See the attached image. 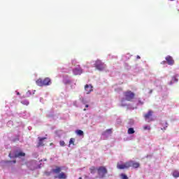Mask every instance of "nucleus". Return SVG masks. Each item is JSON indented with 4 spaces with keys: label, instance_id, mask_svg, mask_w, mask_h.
Instances as JSON below:
<instances>
[{
    "label": "nucleus",
    "instance_id": "obj_13",
    "mask_svg": "<svg viewBox=\"0 0 179 179\" xmlns=\"http://www.w3.org/2000/svg\"><path fill=\"white\" fill-rule=\"evenodd\" d=\"M73 73H74V75H82V72H83V71H82V69H78V68H76V69H74L73 70Z\"/></svg>",
    "mask_w": 179,
    "mask_h": 179
},
{
    "label": "nucleus",
    "instance_id": "obj_7",
    "mask_svg": "<svg viewBox=\"0 0 179 179\" xmlns=\"http://www.w3.org/2000/svg\"><path fill=\"white\" fill-rule=\"evenodd\" d=\"M85 90L87 94H90L92 92H93V86L92 85H85Z\"/></svg>",
    "mask_w": 179,
    "mask_h": 179
},
{
    "label": "nucleus",
    "instance_id": "obj_32",
    "mask_svg": "<svg viewBox=\"0 0 179 179\" xmlns=\"http://www.w3.org/2000/svg\"><path fill=\"white\" fill-rule=\"evenodd\" d=\"M8 156H9V157H12V156H11V154H10V153L9 154V155H8Z\"/></svg>",
    "mask_w": 179,
    "mask_h": 179
},
{
    "label": "nucleus",
    "instance_id": "obj_15",
    "mask_svg": "<svg viewBox=\"0 0 179 179\" xmlns=\"http://www.w3.org/2000/svg\"><path fill=\"white\" fill-rule=\"evenodd\" d=\"M36 85H37L38 86H41V87L44 86L43 80L41 79V78L38 79V80L36 81Z\"/></svg>",
    "mask_w": 179,
    "mask_h": 179
},
{
    "label": "nucleus",
    "instance_id": "obj_27",
    "mask_svg": "<svg viewBox=\"0 0 179 179\" xmlns=\"http://www.w3.org/2000/svg\"><path fill=\"white\" fill-rule=\"evenodd\" d=\"M138 104H141V106L143 104V101L141 100V98L138 99Z\"/></svg>",
    "mask_w": 179,
    "mask_h": 179
},
{
    "label": "nucleus",
    "instance_id": "obj_24",
    "mask_svg": "<svg viewBox=\"0 0 179 179\" xmlns=\"http://www.w3.org/2000/svg\"><path fill=\"white\" fill-rule=\"evenodd\" d=\"M60 146H65V141H61L59 142Z\"/></svg>",
    "mask_w": 179,
    "mask_h": 179
},
{
    "label": "nucleus",
    "instance_id": "obj_19",
    "mask_svg": "<svg viewBox=\"0 0 179 179\" xmlns=\"http://www.w3.org/2000/svg\"><path fill=\"white\" fill-rule=\"evenodd\" d=\"M76 134H77V135H78L79 136H83L84 135L83 131L82 130H77L76 131Z\"/></svg>",
    "mask_w": 179,
    "mask_h": 179
},
{
    "label": "nucleus",
    "instance_id": "obj_9",
    "mask_svg": "<svg viewBox=\"0 0 179 179\" xmlns=\"http://www.w3.org/2000/svg\"><path fill=\"white\" fill-rule=\"evenodd\" d=\"M166 61L168 64V65H174V59L171 56H167L166 57Z\"/></svg>",
    "mask_w": 179,
    "mask_h": 179
},
{
    "label": "nucleus",
    "instance_id": "obj_3",
    "mask_svg": "<svg viewBox=\"0 0 179 179\" xmlns=\"http://www.w3.org/2000/svg\"><path fill=\"white\" fill-rule=\"evenodd\" d=\"M144 118L148 122L155 121V119L153 118V111L150 110H148V112L144 115Z\"/></svg>",
    "mask_w": 179,
    "mask_h": 179
},
{
    "label": "nucleus",
    "instance_id": "obj_29",
    "mask_svg": "<svg viewBox=\"0 0 179 179\" xmlns=\"http://www.w3.org/2000/svg\"><path fill=\"white\" fill-rule=\"evenodd\" d=\"M45 174L47 176H51V172H45Z\"/></svg>",
    "mask_w": 179,
    "mask_h": 179
},
{
    "label": "nucleus",
    "instance_id": "obj_36",
    "mask_svg": "<svg viewBox=\"0 0 179 179\" xmlns=\"http://www.w3.org/2000/svg\"><path fill=\"white\" fill-rule=\"evenodd\" d=\"M163 63H164V64H165V63H166V62H163Z\"/></svg>",
    "mask_w": 179,
    "mask_h": 179
},
{
    "label": "nucleus",
    "instance_id": "obj_8",
    "mask_svg": "<svg viewBox=\"0 0 179 179\" xmlns=\"http://www.w3.org/2000/svg\"><path fill=\"white\" fill-rule=\"evenodd\" d=\"M38 145H37V148H41V146H44V142L43 141H45V139H47L45 137H38Z\"/></svg>",
    "mask_w": 179,
    "mask_h": 179
},
{
    "label": "nucleus",
    "instance_id": "obj_1",
    "mask_svg": "<svg viewBox=\"0 0 179 179\" xmlns=\"http://www.w3.org/2000/svg\"><path fill=\"white\" fill-rule=\"evenodd\" d=\"M135 92L127 90L126 92H123V97L124 99L122 100V102L124 101V100H126V101H132L134 99H135Z\"/></svg>",
    "mask_w": 179,
    "mask_h": 179
},
{
    "label": "nucleus",
    "instance_id": "obj_4",
    "mask_svg": "<svg viewBox=\"0 0 179 179\" xmlns=\"http://www.w3.org/2000/svg\"><path fill=\"white\" fill-rule=\"evenodd\" d=\"M117 169L119 170H124L125 169H129V162H126L125 163L118 162L117 164Z\"/></svg>",
    "mask_w": 179,
    "mask_h": 179
},
{
    "label": "nucleus",
    "instance_id": "obj_28",
    "mask_svg": "<svg viewBox=\"0 0 179 179\" xmlns=\"http://www.w3.org/2000/svg\"><path fill=\"white\" fill-rule=\"evenodd\" d=\"M169 126V124L167 123V122H165V127H164V129L166 130V128H167V127Z\"/></svg>",
    "mask_w": 179,
    "mask_h": 179
},
{
    "label": "nucleus",
    "instance_id": "obj_23",
    "mask_svg": "<svg viewBox=\"0 0 179 179\" xmlns=\"http://www.w3.org/2000/svg\"><path fill=\"white\" fill-rule=\"evenodd\" d=\"M21 103L24 106H29V101H21Z\"/></svg>",
    "mask_w": 179,
    "mask_h": 179
},
{
    "label": "nucleus",
    "instance_id": "obj_12",
    "mask_svg": "<svg viewBox=\"0 0 179 179\" xmlns=\"http://www.w3.org/2000/svg\"><path fill=\"white\" fill-rule=\"evenodd\" d=\"M55 178L66 179V175L64 172H62L58 176H55Z\"/></svg>",
    "mask_w": 179,
    "mask_h": 179
},
{
    "label": "nucleus",
    "instance_id": "obj_6",
    "mask_svg": "<svg viewBox=\"0 0 179 179\" xmlns=\"http://www.w3.org/2000/svg\"><path fill=\"white\" fill-rule=\"evenodd\" d=\"M129 167H132L133 169H139L141 167V164L134 160H130L129 161Z\"/></svg>",
    "mask_w": 179,
    "mask_h": 179
},
{
    "label": "nucleus",
    "instance_id": "obj_18",
    "mask_svg": "<svg viewBox=\"0 0 179 179\" xmlns=\"http://www.w3.org/2000/svg\"><path fill=\"white\" fill-rule=\"evenodd\" d=\"M127 134H129V135H132V134H135V130L134 128H129Z\"/></svg>",
    "mask_w": 179,
    "mask_h": 179
},
{
    "label": "nucleus",
    "instance_id": "obj_17",
    "mask_svg": "<svg viewBox=\"0 0 179 179\" xmlns=\"http://www.w3.org/2000/svg\"><path fill=\"white\" fill-rule=\"evenodd\" d=\"M172 176L175 178H178V177H179V171H173V172L172 173Z\"/></svg>",
    "mask_w": 179,
    "mask_h": 179
},
{
    "label": "nucleus",
    "instance_id": "obj_37",
    "mask_svg": "<svg viewBox=\"0 0 179 179\" xmlns=\"http://www.w3.org/2000/svg\"><path fill=\"white\" fill-rule=\"evenodd\" d=\"M169 1H174V0H169Z\"/></svg>",
    "mask_w": 179,
    "mask_h": 179
},
{
    "label": "nucleus",
    "instance_id": "obj_31",
    "mask_svg": "<svg viewBox=\"0 0 179 179\" xmlns=\"http://www.w3.org/2000/svg\"><path fill=\"white\" fill-rule=\"evenodd\" d=\"M86 108L89 107V105H85Z\"/></svg>",
    "mask_w": 179,
    "mask_h": 179
},
{
    "label": "nucleus",
    "instance_id": "obj_22",
    "mask_svg": "<svg viewBox=\"0 0 179 179\" xmlns=\"http://www.w3.org/2000/svg\"><path fill=\"white\" fill-rule=\"evenodd\" d=\"M120 177H121L122 179H128V176L127 175L124 174V173H122L120 175Z\"/></svg>",
    "mask_w": 179,
    "mask_h": 179
},
{
    "label": "nucleus",
    "instance_id": "obj_5",
    "mask_svg": "<svg viewBox=\"0 0 179 179\" xmlns=\"http://www.w3.org/2000/svg\"><path fill=\"white\" fill-rule=\"evenodd\" d=\"M94 66L98 71H103L106 68V64L101 61L97 60L95 62Z\"/></svg>",
    "mask_w": 179,
    "mask_h": 179
},
{
    "label": "nucleus",
    "instance_id": "obj_21",
    "mask_svg": "<svg viewBox=\"0 0 179 179\" xmlns=\"http://www.w3.org/2000/svg\"><path fill=\"white\" fill-rule=\"evenodd\" d=\"M69 145H73V146H75V138H71L69 141Z\"/></svg>",
    "mask_w": 179,
    "mask_h": 179
},
{
    "label": "nucleus",
    "instance_id": "obj_14",
    "mask_svg": "<svg viewBox=\"0 0 179 179\" xmlns=\"http://www.w3.org/2000/svg\"><path fill=\"white\" fill-rule=\"evenodd\" d=\"M24 156H26V153L20 152L18 153H15L14 157H24Z\"/></svg>",
    "mask_w": 179,
    "mask_h": 179
},
{
    "label": "nucleus",
    "instance_id": "obj_30",
    "mask_svg": "<svg viewBox=\"0 0 179 179\" xmlns=\"http://www.w3.org/2000/svg\"><path fill=\"white\" fill-rule=\"evenodd\" d=\"M137 59H141V57L139 55L136 56Z\"/></svg>",
    "mask_w": 179,
    "mask_h": 179
},
{
    "label": "nucleus",
    "instance_id": "obj_16",
    "mask_svg": "<svg viewBox=\"0 0 179 179\" xmlns=\"http://www.w3.org/2000/svg\"><path fill=\"white\" fill-rule=\"evenodd\" d=\"M90 171L91 174H96V171H97V168H96L95 166H91L90 168Z\"/></svg>",
    "mask_w": 179,
    "mask_h": 179
},
{
    "label": "nucleus",
    "instance_id": "obj_2",
    "mask_svg": "<svg viewBox=\"0 0 179 179\" xmlns=\"http://www.w3.org/2000/svg\"><path fill=\"white\" fill-rule=\"evenodd\" d=\"M97 173L99 178H104V177H106V174L108 173V171H107V168H106V166H99L97 168Z\"/></svg>",
    "mask_w": 179,
    "mask_h": 179
},
{
    "label": "nucleus",
    "instance_id": "obj_35",
    "mask_svg": "<svg viewBox=\"0 0 179 179\" xmlns=\"http://www.w3.org/2000/svg\"><path fill=\"white\" fill-rule=\"evenodd\" d=\"M78 179H82V177H80Z\"/></svg>",
    "mask_w": 179,
    "mask_h": 179
},
{
    "label": "nucleus",
    "instance_id": "obj_25",
    "mask_svg": "<svg viewBox=\"0 0 179 179\" xmlns=\"http://www.w3.org/2000/svg\"><path fill=\"white\" fill-rule=\"evenodd\" d=\"M143 129H144L145 131H146V129H150V127L144 126V127H143Z\"/></svg>",
    "mask_w": 179,
    "mask_h": 179
},
{
    "label": "nucleus",
    "instance_id": "obj_34",
    "mask_svg": "<svg viewBox=\"0 0 179 179\" xmlns=\"http://www.w3.org/2000/svg\"><path fill=\"white\" fill-rule=\"evenodd\" d=\"M17 94L19 95V94H20V93L17 92Z\"/></svg>",
    "mask_w": 179,
    "mask_h": 179
},
{
    "label": "nucleus",
    "instance_id": "obj_33",
    "mask_svg": "<svg viewBox=\"0 0 179 179\" xmlns=\"http://www.w3.org/2000/svg\"><path fill=\"white\" fill-rule=\"evenodd\" d=\"M13 163L14 164L16 163V160L13 161Z\"/></svg>",
    "mask_w": 179,
    "mask_h": 179
},
{
    "label": "nucleus",
    "instance_id": "obj_11",
    "mask_svg": "<svg viewBox=\"0 0 179 179\" xmlns=\"http://www.w3.org/2000/svg\"><path fill=\"white\" fill-rule=\"evenodd\" d=\"M62 171V169L59 166H56V169H52V173H55V174H59L61 171Z\"/></svg>",
    "mask_w": 179,
    "mask_h": 179
},
{
    "label": "nucleus",
    "instance_id": "obj_26",
    "mask_svg": "<svg viewBox=\"0 0 179 179\" xmlns=\"http://www.w3.org/2000/svg\"><path fill=\"white\" fill-rule=\"evenodd\" d=\"M27 97H29V96H31V92L30 91L27 92Z\"/></svg>",
    "mask_w": 179,
    "mask_h": 179
},
{
    "label": "nucleus",
    "instance_id": "obj_20",
    "mask_svg": "<svg viewBox=\"0 0 179 179\" xmlns=\"http://www.w3.org/2000/svg\"><path fill=\"white\" fill-rule=\"evenodd\" d=\"M106 134H113V129H106V130L102 134V135H106Z\"/></svg>",
    "mask_w": 179,
    "mask_h": 179
},
{
    "label": "nucleus",
    "instance_id": "obj_10",
    "mask_svg": "<svg viewBox=\"0 0 179 179\" xmlns=\"http://www.w3.org/2000/svg\"><path fill=\"white\" fill-rule=\"evenodd\" d=\"M51 85V79L50 78H45L43 80V86H50Z\"/></svg>",
    "mask_w": 179,
    "mask_h": 179
}]
</instances>
